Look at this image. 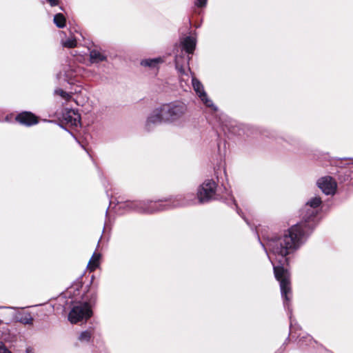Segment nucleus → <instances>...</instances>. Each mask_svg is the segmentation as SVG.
I'll return each instance as SVG.
<instances>
[{
    "instance_id": "obj_32",
    "label": "nucleus",
    "mask_w": 353,
    "mask_h": 353,
    "mask_svg": "<svg viewBox=\"0 0 353 353\" xmlns=\"http://www.w3.org/2000/svg\"><path fill=\"white\" fill-rule=\"evenodd\" d=\"M0 353H12L2 341H0Z\"/></svg>"
},
{
    "instance_id": "obj_11",
    "label": "nucleus",
    "mask_w": 353,
    "mask_h": 353,
    "mask_svg": "<svg viewBox=\"0 0 353 353\" xmlns=\"http://www.w3.org/2000/svg\"><path fill=\"white\" fill-rule=\"evenodd\" d=\"M316 185L325 195H334L336 192L337 183L332 176H326L320 178Z\"/></svg>"
},
{
    "instance_id": "obj_3",
    "label": "nucleus",
    "mask_w": 353,
    "mask_h": 353,
    "mask_svg": "<svg viewBox=\"0 0 353 353\" xmlns=\"http://www.w3.org/2000/svg\"><path fill=\"white\" fill-rule=\"evenodd\" d=\"M322 203V200L319 196L310 198L302 210L301 220L296 223L299 224V227L310 235L312 234L320 222Z\"/></svg>"
},
{
    "instance_id": "obj_27",
    "label": "nucleus",
    "mask_w": 353,
    "mask_h": 353,
    "mask_svg": "<svg viewBox=\"0 0 353 353\" xmlns=\"http://www.w3.org/2000/svg\"><path fill=\"white\" fill-rule=\"evenodd\" d=\"M77 41L74 38H68L62 43L64 48H72L76 46Z\"/></svg>"
},
{
    "instance_id": "obj_36",
    "label": "nucleus",
    "mask_w": 353,
    "mask_h": 353,
    "mask_svg": "<svg viewBox=\"0 0 353 353\" xmlns=\"http://www.w3.org/2000/svg\"><path fill=\"white\" fill-rule=\"evenodd\" d=\"M59 8H60L61 10H64V9H63V8L62 6H60Z\"/></svg>"
},
{
    "instance_id": "obj_2",
    "label": "nucleus",
    "mask_w": 353,
    "mask_h": 353,
    "mask_svg": "<svg viewBox=\"0 0 353 353\" xmlns=\"http://www.w3.org/2000/svg\"><path fill=\"white\" fill-rule=\"evenodd\" d=\"M196 198L199 204H205L214 200H218L229 207L233 208L234 206L236 213L248 225H250V222L244 216L232 193L223 185L219 187L214 179H206L199 185L196 191Z\"/></svg>"
},
{
    "instance_id": "obj_26",
    "label": "nucleus",
    "mask_w": 353,
    "mask_h": 353,
    "mask_svg": "<svg viewBox=\"0 0 353 353\" xmlns=\"http://www.w3.org/2000/svg\"><path fill=\"white\" fill-rule=\"evenodd\" d=\"M260 133L263 136L270 139H276L278 137V132L270 129H263L260 132Z\"/></svg>"
},
{
    "instance_id": "obj_34",
    "label": "nucleus",
    "mask_w": 353,
    "mask_h": 353,
    "mask_svg": "<svg viewBox=\"0 0 353 353\" xmlns=\"http://www.w3.org/2000/svg\"><path fill=\"white\" fill-rule=\"evenodd\" d=\"M65 79L69 84L72 83L71 78L67 74H65Z\"/></svg>"
},
{
    "instance_id": "obj_23",
    "label": "nucleus",
    "mask_w": 353,
    "mask_h": 353,
    "mask_svg": "<svg viewBox=\"0 0 353 353\" xmlns=\"http://www.w3.org/2000/svg\"><path fill=\"white\" fill-rule=\"evenodd\" d=\"M285 141L289 143L290 145L293 146L294 149L299 148L300 146V141L298 138L288 135L286 137L283 138Z\"/></svg>"
},
{
    "instance_id": "obj_35",
    "label": "nucleus",
    "mask_w": 353,
    "mask_h": 353,
    "mask_svg": "<svg viewBox=\"0 0 353 353\" xmlns=\"http://www.w3.org/2000/svg\"><path fill=\"white\" fill-rule=\"evenodd\" d=\"M342 159H344V160H345V159H353V158H343Z\"/></svg>"
},
{
    "instance_id": "obj_19",
    "label": "nucleus",
    "mask_w": 353,
    "mask_h": 353,
    "mask_svg": "<svg viewBox=\"0 0 353 353\" xmlns=\"http://www.w3.org/2000/svg\"><path fill=\"white\" fill-rule=\"evenodd\" d=\"M290 300H291L290 298ZM283 306H285V305H283ZM284 307L287 310L288 314L289 316L290 332V334H289L288 336L285 339V342L283 343L282 347L286 345L288 342L289 341V340H290V332H292V330H296V329H298V328L301 329V327L299 325L296 326V325H294V322L295 320L292 319V309L291 308V306H290V301H289V302H288V307L286 306V307Z\"/></svg>"
},
{
    "instance_id": "obj_1",
    "label": "nucleus",
    "mask_w": 353,
    "mask_h": 353,
    "mask_svg": "<svg viewBox=\"0 0 353 353\" xmlns=\"http://www.w3.org/2000/svg\"><path fill=\"white\" fill-rule=\"evenodd\" d=\"M310 235L299 224H294L288 229L283 235L272 234L264 238L262 242L258 236L259 241L268 256V252L276 256V264L272 262L274 277L279 283L281 294L285 307H288L291 294L290 273L288 269L290 254H293L304 244Z\"/></svg>"
},
{
    "instance_id": "obj_4",
    "label": "nucleus",
    "mask_w": 353,
    "mask_h": 353,
    "mask_svg": "<svg viewBox=\"0 0 353 353\" xmlns=\"http://www.w3.org/2000/svg\"><path fill=\"white\" fill-rule=\"evenodd\" d=\"M164 116V124L182 127L187 121L188 105L182 101L176 100L161 105Z\"/></svg>"
},
{
    "instance_id": "obj_29",
    "label": "nucleus",
    "mask_w": 353,
    "mask_h": 353,
    "mask_svg": "<svg viewBox=\"0 0 353 353\" xmlns=\"http://www.w3.org/2000/svg\"><path fill=\"white\" fill-rule=\"evenodd\" d=\"M208 0H194V6L199 9H203L206 7Z\"/></svg>"
},
{
    "instance_id": "obj_31",
    "label": "nucleus",
    "mask_w": 353,
    "mask_h": 353,
    "mask_svg": "<svg viewBox=\"0 0 353 353\" xmlns=\"http://www.w3.org/2000/svg\"><path fill=\"white\" fill-rule=\"evenodd\" d=\"M60 128H61L62 129H63L64 130H65L66 132H68L75 140L77 143H80L79 141L78 140V139L77 138V137L74 134V133L72 132H71L70 130H69L66 127H65L62 124H58Z\"/></svg>"
},
{
    "instance_id": "obj_21",
    "label": "nucleus",
    "mask_w": 353,
    "mask_h": 353,
    "mask_svg": "<svg viewBox=\"0 0 353 353\" xmlns=\"http://www.w3.org/2000/svg\"><path fill=\"white\" fill-rule=\"evenodd\" d=\"M101 258V254L100 252H94L90 259L88 263V267L90 269V271L94 270L99 266L100 259Z\"/></svg>"
},
{
    "instance_id": "obj_28",
    "label": "nucleus",
    "mask_w": 353,
    "mask_h": 353,
    "mask_svg": "<svg viewBox=\"0 0 353 353\" xmlns=\"http://www.w3.org/2000/svg\"><path fill=\"white\" fill-rule=\"evenodd\" d=\"M54 94L59 95L60 97L65 99H68L71 97V94L70 93L64 91L61 88L55 89Z\"/></svg>"
},
{
    "instance_id": "obj_22",
    "label": "nucleus",
    "mask_w": 353,
    "mask_h": 353,
    "mask_svg": "<svg viewBox=\"0 0 353 353\" xmlns=\"http://www.w3.org/2000/svg\"><path fill=\"white\" fill-rule=\"evenodd\" d=\"M53 23L58 28H63L66 26V19L62 13L54 15Z\"/></svg>"
},
{
    "instance_id": "obj_41",
    "label": "nucleus",
    "mask_w": 353,
    "mask_h": 353,
    "mask_svg": "<svg viewBox=\"0 0 353 353\" xmlns=\"http://www.w3.org/2000/svg\"><path fill=\"white\" fill-rule=\"evenodd\" d=\"M230 134H228V139H230Z\"/></svg>"
},
{
    "instance_id": "obj_39",
    "label": "nucleus",
    "mask_w": 353,
    "mask_h": 353,
    "mask_svg": "<svg viewBox=\"0 0 353 353\" xmlns=\"http://www.w3.org/2000/svg\"><path fill=\"white\" fill-rule=\"evenodd\" d=\"M108 208L105 211V214L107 215L108 214Z\"/></svg>"
},
{
    "instance_id": "obj_16",
    "label": "nucleus",
    "mask_w": 353,
    "mask_h": 353,
    "mask_svg": "<svg viewBox=\"0 0 353 353\" xmlns=\"http://www.w3.org/2000/svg\"><path fill=\"white\" fill-rule=\"evenodd\" d=\"M89 60L91 63H99L102 61H106L108 57L97 49H92L89 52Z\"/></svg>"
},
{
    "instance_id": "obj_8",
    "label": "nucleus",
    "mask_w": 353,
    "mask_h": 353,
    "mask_svg": "<svg viewBox=\"0 0 353 353\" xmlns=\"http://www.w3.org/2000/svg\"><path fill=\"white\" fill-rule=\"evenodd\" d=\"M192 85L196 94L198 95L203 103L208 108H210L214 112L218 110V107L215 105L213 101L208 97L205 91L202 83L196 77H192Z\"/></svg>"
},
{
    "instance_id": "obj_6",
    "label": "nucleus",
    "mask_w": 353,
    "mask_h": 353,
    "mask_svg": "<svg viewBox=\"0 0 353 353\" xmlns=\"http://www.w3.org/2000/svg\"><path fill=\"white\" fill-rule=\"evenodd\" d=\"M162 211L171 210L175 208L187 207L195 205L197 201L196 194L188 193L185 194H179L169 198L162 199Z\"/></svg>"
},
{
    "instance_id": "obj_20",
    "label": "nucleus",
    "mask_w": 353,
    "mask_h": 353,
    "mask_svg": "<svg viewBox=\"0 0 353 353\" xmlns=\"http://www.w3.org/2000/svg\"><path fill=\"white\" fill-rule=\"evenodd\" d=\"M82 275L77 278L72 285L67 289V293L70 297L71 296H75L76 292H79L83 287V282L81 281Z\"/></svg>"
},
{
    "instance_id": "obj_9",
    "label": "nucleus",
    "mask_w": 353,
    "mask_h": 353,
    "mask_svg": "<svg viewBox=\"0 0 353 353\" xmlns=\"http://www.w3.org/2000/svg\"><path fill=\"white\" fill-rule=\"evenodd\" d=\"M162 123H164V116L161 106H159L154 108L148 116L145 124V129L147 132H152L157 125Z\"/></svg>"
},
{
    "instance_id": "obj_14",
    "label": "nucleus",
    "mask_w": 353,
    "mask_h": 353,
    "mask_svg": "<svg viewBox=\"0 0 353 353\" xmlns=\"http://www.w3.org/2000/svg\"><path fill=\"white\" fill-rule=\"evenodd\" d=\"M191 56L177 50L174 57V65L176 70L181 74H185V66L189 65Z\"/></svg>"
},
{
    "instance_id": "obj_37",
    "label": "nucleus",
    "mask_w": 353,
    "mask_h": 353,
    "mask_svg": "<svg viewBox=\"0 0 353 353\" xmlns=\"http://www.w3.org/2000/svg\"><path fill=\"white\" fill-rule=\"evenodd\" d=\"M46 121L49 122V123H52V121H51V120H46Z\"/></svg>"
},
{
    "instance_id": "obj_17",
    "label": "nucleus",
    "mask_w": 353,
    "mask_h": 353,
    "mask_svg": "<svg viewBox=\"0 0 353 353\" xmlns=\"http://www.w3.org/2000/svg\"><path fill=\"white\" fill-rule=\"evenodd\" d=\"M94 278V275H92L90 284L86 285V288L88 289L87 292H84L83 294L82 295V299L84 300L83 302L89 303L90 308H92V307L95 304L97 301L96 292H92L90 294H88V290L92 283Z\"/></svg>"
},
{
    "instance_id": "obj_5",
    "label": "nucleus",
    "mask_w": 353,
    "mask_h": 353,
    "mask_svg": "<svg viewBox=\"0 0 353 353\" xmlns=\"http://www.w3.org/2000/svg\"><path fill=\"white\" fill-rule=\"evenodd\" d=\"M163 200H127L121 204L120 208L129 210L136 212L140 214H153L158 212H161L163 207L162 206Z\"/></svg>"
},
{
    "instance_id": "obj_13",
    "label": "nucleus",
    "mask_w": 353,
    "mask_h": 353,
    "mask_svg": "<svg viewBox=\"0 0 353 353\" xmlns=\"http://www.w3.org/2000/svg\"><path fill=\"white\" fill-rule=\"evenodd\" d=\"M180 52L192 55L196 46V39L192 36H186L180 41Z\"/></svg>"
},
{
    "instance_id": "obj_38",
    "label": "nucleus",
    "mask_w": 353,
    "mask_h": 353,
    "mask_svg": "<svg viewBox=\"0 0 353 353\" xmlns=\"http://www.w3.org/2000/svg\"><path fill=\"white\" fill-rule=\"evenodd\" d=\"M217 145H218V148H219H219H220V143H217Z\"/></svg>"
},
{
    "instance_id": "obj_25",
    "label": "nucleus",
    "mask_w": 353,
    "mask_h": 353,
    "mask_svg": "<svg viewBox=\"0 0 353 353\" xmlns=\"http://www.w3.org/2000/svg\"><path fill=\"white\" fill-rule=\"evenodd\" d=\"M17 321L24 325L33 324V318L32 317L30 313H26L22 315L20 318L17 319Z\"/></svg>"
},
{
    "instance_id": "obj_43",
    "label": "nucleus",
    "mask_w": 353,
    "mask_h": 353,
    "mask_svg": "<svg viewBox=\"0 0 353 353\" xmlns=\"http://www.w3.org/2000/svg\"><path fill=\"white\" fill-rule=\"evenodd\" d=\"M2 323V321L0 319V325Z\"/></svg>"
},
{
    "instance_id": "obj_18",
    "label": "nucleus",
    "mask_w": 353,
    "mask_h": 353,
    "mask_svg": "<svg viewBox=\"0 0 353 353\" xmlns=\"http://www.w3.org/2000/svg\"><path fill=\"white\" fill-rule=\"evenodd\" d=\"M163 61L164 59L162 57H158L154 58L142 59L141 61L140 64L144 67L154 68H157L160 63H163Z\"/></svg>"
},
{
    "instance_id": "obj_30",
    "label": "nucleus",
    "mask_w": 353,
    "mask_h": 353,
    "mask_svg": "<svg viewBox=\"0 0 353 353\" xmlns=\"http://www.w3.org/2000/svg\"><path fill=\"white\" fill-rule=\"evenodd\" d=\"M312 341H314V342L316 343H317L316 341H314L313 339V338L310 335L304 336L299 339V343H303L304 341L311 342ZM301 345L302 344H301L300 345Z\"/></svg>"
},
{
    "instance_id": "obj_24",
    "label": "nucleus",
    "mask_w": 353,
    "mask_h": 353,
    "mask_svg": "<svg viewBox=\"0 0 353 353\" xmlns=\"http://www.w3.org/2000/svg\"><path fill=\"white\" fill-rule=\"evenodd\" d=\"M92 332L90 330H86L80 333L78 339L82 343H88L90 342Z\"/></svg>"
},
{
    "instance_id": "obj_12",
    "label": "nucleus",
    "mask_w": 353,
    "mask_h": 353,
    "mask_svg": "<svg viewBox=\"0 0 353 353\" xmlns=\"http://www.w3.org/2000/svg\"><path fill=\"white\" fill-rule=\"evenodd\" d=\"M15 120L20 124L30 127L39 123L38 117L30 111H22L17 114Z\"/></svg>"
},
{
    "instance_id": "obj_10",
    "label": "nucleus",
    "mask_w": 353,
    "mask_h": 353,
    "mask_svg": "<svg viewBox=\"0 0 353 353\" xmlns=\"http://www.w3.org/2000/svg\"><path fill=\"white\" fill-rule=\"evenodd\" d=\"M225 128L228 134L239 137L244 134L248 137L254 134V131L256 130V129L248 124L236 123H230L228 125L225 126Z\"/></svg>"
},
{
    "instance_id": "obj_33",
    "label": "nucleus",
    "mask_w": 353,
    "mask_h": 353,
    "mask_svg": "<svg viewBox=\"0 0 353 353\" xmlns=\"http://www.w3.org/2000/svg\"><path fill=\"white\" fill-rule=\"evenodd\" d=\"M51 7L57 6L59 4V0H46Z\"/></svg>"
},
{
    "instance_id": "obj_7",
    "label": "nucleus",
    "mask_w": 353,
    "mask_h": 353,
    "mask_svg": "<svg viewBox=\"0 0 353 353\" xmlns=\"http://www.w3.org/2000/svg\"><path fill=\"white\" fill-rule=\"evenodd\" d=\"M93 312L89 303L79 302L71 308L68 319L72 323H77L82 320H87L92 316Z\"/></svg>"
},
{
    "instance_id": "obj_42",
    "label": "nucleus",
    "mask_w": 353,
    "mask_h": 353,
    "mask_svg": "<svg viewBox=\"0 0 353 353\" xmlns=\"http://www.w3.org/2000/svg\"><path fill=\"white\" fill-rule=\"evenodd\" d=\"M230 134H228V139H230Z\"/></svg>"
},
{
    "instance_id": "obj_15",
    "label": "nucleus",
    "mask_w": 353,
    "mask_h": 353,
    "mask_svg": "<svg viewBox=\"0 0 353 353\" xmlns=\"http://www.w3.org/2000/svg\"><path fill=\"white\" fill-rule=\"evenodd\" d=\"M65 121L72 126L77 127L80 124L81 116L77 110H70L63 115Z\"/></svg>"
},
{
    "instance_id": "obj_40",
    "label": "nucleus",
    "mask_w": 353,
    "mask_h": 353,
    "mask_svg": "<svg viewBox=\"0 0 353 353\" xmlns=\"http://www.w3.org/2000/svg\"><path fill=\"white\" fill-rule=\"evenodd\" d=\"M282 348H283V349H285V346H283V347L281 346V347H280V350H281Z\"/></svg>"
}]
</instances>
